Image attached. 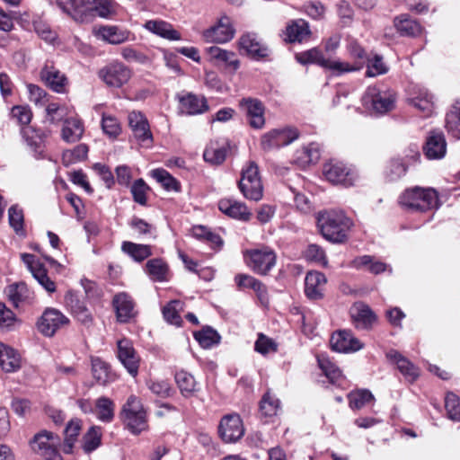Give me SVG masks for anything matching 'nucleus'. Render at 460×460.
Listing matches in <instances>:
<instances>
[{
    "label": "nucleus",
    "mask_w": 460,
    "mask_h": 460,
    "mask_svg": "<svg viewBox=\"0 0 460 460\" xmlns=\"http://www.w3.org/2000/svg\"><path fill=\"white\" fill-rule=\"evenodd\" d=\"M317 227L324 239L341 243L348 239L354 223L342 210H324L317 214Z\"/></svg>",
    "instance_id": "1"
},
{
    "label": "nucleus",
    "mask_w": 460,
    "mask_h": 460,
    "mask_svg": "<svg viewBox=\"0 0 460 460\" xmlns=\"http://www.w3.org/2000/svg\"><path fill=\"white\" fill-rule=\"evenodd\" d=\"M400 205L410 211H427L438 206V192L432 188L415 187L405 190L399 199Z\"/></svg>",
    "instance_id": "2"
},
{
    "label": "nucleus",
    "mask_w": 460,
    "mask_h": 460,
    "mask_svg": "<svg viewBox=\"0 0 460 460\" xmlns=\"http://www.w3.org/2000/svg\"><path fill=\"white\" fill-rule=\"evenodd\" d=\"M121 419L133 434H139L147 429L146 413L141 401L130 395L121 410Z\"/></svg>",
    "instance_id": "3"
},
{
    "label": "nucleus",
    "mask_w": 460,
    "mask_h": 460,
    "mask_svg": "<svg viewBox=\"0 0 460 460\" xmlns=\"http://www.w3.org/2000/svg\"><path fill=\"white\" fill-rule=\"evenodd\" d=\"M243 257L247 266L260 275H267L277 262V254L269 246L247 250Z\"/></svg>",
    "instance_id": "4"
},
{
    "label": "nucleus",
    "mask_w": 460,
    "mask_h": 460,
    "mask_svg": "<svg viewBox=\"0 0 460 460\" xmlns=\"http://www.w3.org/2000/svg\"><path fill=\"white\" fill-rule=\"evenodd\" d=\"M395 94L392 91H381L369 86L362 97L365 108L376 114H385L395 107Z\"/></svg>",
    "instance_id": "5"
},
{
    "label": "nucleus",
    "mask_w": 460,
    "mask_h": 460,
    "mask_svg": "<svg viewBox=\"0 0 460 460\" xmlns=\"http://www.w3.org/2000/svg\"><path fill=\"white\" fill-rule=\"evenodd\" d=\"M238 185L241 192L246 199L254 201L262 199L263 186L258 165L254 162H250L246 168L243 169Z\"/></svg>",
    "instance_id": "6"
},
{
    "label": "nucleus",
    "mask_w": 460,
    "mask_h": 460,
    "mask_svg": "<svg viewBox=\"0 0 460 460\" xmlns=\"http://www.w3.org/2000/svg\"><path fill=\"white\" fill-rule=\"evenodd\" d=\"M99 78L109 88L119 89L132 77V70L122 62L112 61L98 71Z\"/></svg>",
    "instance_id": "7"
},
{
    "label": "nucleus",
    "mask_w": 460,
    "mask_h": 460,
    "mask_svg": "<svg viewBox=\"0 0 460 460\" xmlns=\"http://www.w3.org/2000/svg\"><path fill=\"white\" fill-rule=\"evenodd\" d=\"M323 172L326 180L334 185L350 187L358 180L355 168L340 161L326 163L323 165Z\"/></svg>",
    "instance_id": "8"
},
{
    "label": "nucleus",
    "mask_w": 460,
    "mask_h": 460,
    "mask_svg": "<svg viewBox=\"0 0 460 460\" xmlns=\"http://www.w3.org/2000/svg\"><path fill=\"white\" fill-rule=\"evenodd\" d=\"M60 445V438L57 434L45 429L35 434L31 440L33 452L43 457H51L52 455L58 454Z\"/></svg>",
    "instance_id": "9"
},
{
    "label": "nucleus",
    "mask_w": 460,
    "mask_h": 460,
    "mask_svg": "<svg viewBox=\"0 0 460 460\" xmlns=\"http://www.w3.org/2000/svg\"><path fill=\"white\" fill-rule=\"evenodd\" d=\"M298 136L297 129L294 128L272 129L261 137V146L265 151L279 148L291 144Z\"/></svg>",
    "instance_id": "10"
},
{
    "label": "nucleus",
    "mask_w": 460,
    "mask_h": 460,
    "mask_svg": "<svg viewBox=\"0 0 460 460\" xmlns=\"http://www.w3.org/2000/svg\"><path fill=\"white\" fill-rule=\"evenodd\" d=\"M239 108L245 115L250 127L254 129H261L265 126V108L259 99L243 98L239 101Z\"/></svg>",
    "instance_id": "11"
},
{
    "label": "nucleus",
    "mask_w": 460,
    "mask_h": 460,
    "mask_svg": "<svg viewBox=\"0 0 460 460\" xmlns=\"http://www.w3.org/2000/svg\"><path fill=\"white\" fill-rule=\"evenodd\" d=\"M92 0H56L57 5L77 23L91 22Z\"/></svg>",
    "instance_id": "12"
},
{
    "label": "nucleus",
    "mask_w": 460,
    "mask_h": 460,
    "mask_svg": "<svg viewBox=\"0 0 460 460\" xmlns=\"http://www.w3.org/2000/svg\"><path fill=\"white\" fill-rule=\"evenodd\" d=\"M69 323V319L59 310L47 308L37 323L39 332L46 337H52L62 326Z\"/></svg>",
    "instance_id": "13"
},
{
    "label": "nucleus",
    "mask_w": 460,
    "mask_h": 460,
    "mask_svg": "<svg viewBox=\"0 0 460 460\" xmlns=\"http://www.w3.org/2000/svg\"><path fill=\"white\" fill-rule=\"evenodd\" d=\"M235 34V29L230 17L221 15L217 22L204 31V37L208 41L226 43L230 41Z\"/></svg>",
    "instance_id": "14"
},
{
    "label": "nucleus",
    "mask_w": 460,
    "mask_h": 460,
    "mask_svg": "<svg viewBox=\"0 0 460 460\" xmlns=\"http://www.w3.org/2000/svg\"><path fill=\"white\" fill-rule=\"evenodd\" d=\"M218 432L221 438L226 443L239 440L244 434L243 421L238 414H229L222 418Z\"/></svg>",
    "instance_id": "15"
},
{
    "label": "nucleus",
    "mask_w": 460,
    "mask_h": 460,
    "mask_svg": "<svg viewBox=\"0 0 460 460\" xmlns=\"http://www.w3.org/2000/svg\"><path fill=\"white\" fill-rule=\"evenodd\" d=\"M22 260L31 272L33 278L47 292L54 293L56 291L57 288L55 282L50 279L47 270L36 260L33 254L23 253L22 254Z\"/></svg>",
    "instance_id": "16"
},
{
    "label": "nucleus",
    "mask_w": 460,
    "mask_h": 460,
    "mask_svg": "<svg viewBox=\"0 0 460 460\" xmlns=\"http://www.w3.org/2000/svg\"><path fill=\"white\" fill-rule=\"evenodd\" d=\"M118 358L128 372L136 376L138 373L140 358L132 342L128 339L118 341Z\"/></svg>",
    "instance_id": "17"
},
{
    "label": "nucleus",
    "mask_w": 460,
    "mask_h": 460,
    "mask_svg": "<svg viewBox=\"0 0 460 460\" xmlns=\"http://www.w3.org/2000/svg\"><path fill=\"white\" fill-rule=\"evenodd\" d=\"M128 124L137 140L145 146H150L153 143V135L149 128L146 118L139 111H132L128 114Z\"/></svg>",
    "instance_id": "18"
},
{
    "label": "nucleus",
    "mask_w": 460,
    "mask_h": 460,
    "mask_svg": "<svg viewBox=\"0 0 460 460\" xmlns=\"http://www.w3.org/2000/svg\"><path fill=\"white\" fill-rule=\"evenodd\" d=\"M112 305L119 323H126L136 317L137 312L133 298L126 292L116 294L112 299Z\"/></svg>",
    "instance_id": "19"
},
{
    "label": "nucleus",
    "mask_w": 460,
    "mask_h": 460,
    "mask_svg": "<svg viewBox=\"0 0 460 460\" xmlns=\"http://www.w3.org/2000/svg\"><path fill=\"white\" fill-rule=\"evenodd\" d=\"M179 109L181 113L194 116L205 113L209 106L204 96H199L192 93H187L178 96Z\"/></svg>",
    "instance_id": "20"
},
{
    "label": "nucleus",
    "mask_w": 460,
    "mask_h": 460,
    "mask_svg": "<svg viewBox=\"0 0 460 460\" xmlns=\"http://www.w3.org/2000/svg\"><path fill=\"white\" fill-rule=\"evenodd\" d=\"M423 153L429 160L442 159L447 153V141L440 131H431L423 146Z\"/></svg>",
    "instance_id": "21"
},
{
    "label": "nucleus",
    "mask_w": 460,
    "mask_h": 460,
    "mask_svg": "<svg viewBox=\"0 0 460 460\" xmlns=\"http://www.w3.org/2000/svg\"><path fill=\"white\" fill-rule=\"evenodd\" d=\"M331 346L333 350L343 353L359 350L363 344L349 331H339L331 337Z\"/></svg>",
    "instance_id": "22"
},
{
    "label": "nucleus",
    "mask_w": 460,
    "mask_h": 460,
    "mask_svg": "<svg viewBox=\"0 0 460 460\" xmlns=\"http://www.w3.org/2000/svg\"><path fill=\"white\" fill-rule=\"evenodd\" d=\"M40 78L45 84L58 93L66 92V76L51 63H46L40 71Z\"/></svg>",
    "instance_id": "23"
},
{
    "label": "nucleus",
    "mask_w": 460,
    "mask_h": 460,
    "mask_svg": "<svg viewBox=\"0 0 460 460\" xmlns=\"http://www.w3.org/2000/svg\"><path fill=\"white\" fill-rule=\"evenodd\" d=\"M408 102L420 111L424 117H429L434 112V97L427 89L414 87L408 98Z\"/></svg>",
    "instance_id": "24"
},
{
    "label": "nucleus",
    "mask_w": 460,
    "mask_h": 460,
    "mask_svg": "<svg viewBox=\"0 0 460 460\" xmlns=\"http://www.w3.org/2000/svg\"><path fill=\"white\" fill-rule=\"evenodd\" d=\"M327 279L320 271H309L305 279V294L312 300H318L323 297V292Z\"/></svg>",
    "instance_id": "25"
},
{
    "label": "nucleus",
    "mask_w": 460,
    "mask_h": 460,
    "mask_svg": "<svg viewBox=\"0 0 460 460\" xmlns=\"http://www.w3.org/2000/svg\"><path fill=\"white\" fill-rule=\"evenodd\" d=\"M143 27L149 32L170 41L181 40V33L170 22L161 19L148 20Z\"/></svg>",
    "instance_id": "26"
},
{
    "label": "nucleus",
    "mask_w": 460,
    "mask_h": 460,
    "mask_svg": "<svg viewBox=\"0 0 460 460\" xmlns=\"http://www.w3.org/2000/svg\"><path fill=\"white\" fill-rule=\"evenodd\" d=\"M350 315L358 329L368 330L376 321V316L371 308L363 303H356L350 309Z\"/></svg>",
    "instance_id": "27"
},
{
    "label": "nucleus",
    "mask_w": 460,
    "mask_h": 460,
    "mask_svg": "<svg viewBox=\"0 0 460 460\" xmlns=\"http://www.w3.org/2000/svg\"><path fill=\"white\" fill-rule=\"evenodd\" d=\"M284 35V40L287 42L301 43L303 41H306L311 36L309 24L303 19L291 21L288 23Z\"/></svg>",
    "instance_id": "28"
},
{
    "label": "nucleus",
    "mask_w": 460,
    "mask_h": 460,
    "mask_svg": "<svg viewBox=\"0 0 460 460\" xmlns=\"http://www.w3.org/2000/svg\"><path fill=\"white\" fill-rule=\"evenodd\" d=\"M65 303L70 308L72 314L83 324L90 326L93 323V316L89 309L83 301H80L77 296L72 292H66Z\"/></svg>",
    "instance_id": "29"
},
{
    "label": "nucleus",
    "mask_w": 460,
    "mask_h": 460,
    "mask_svg": "<svg viewBox=\"0 0 460 460\" xmlns=\"http://www.w3.org/2000/svg\"><path fill=\"white\" fill-rule=\"evenodd\" d=\"M218 208L225 215L243 221H248L252 216L244 203L233 199H220Z\"/></svg>",
    "instance_id": "30"
},
{
    "label": "nucleus",
    "mask_w": 460,
    "mask_h": 460,
    "mask_svg": "<svg viewBox=\"0 0 460 460\" xmlns=\"http://www.w3.org/2000/svg\"><path fill=\"white\" fill-rule=\"evenodd\" d=\"M386 358L397 366L398 370L410 382L415 381L420 372L418 367L397 350L392 349L386 353Z\"/></svg>",
    "instance_id": "31"
},
{
    "label": "nucleus",
    "mask_w": 460,
    "mask_h": 460,
    "mask_svg": "<svg viewBox=\"0 0 460 460\" xmlns=\"http://www.w3.org/2000/svg\"><path fill=\"white\" fill-rule=\"evenodd\" d=\"M238 44L241 51H244L252 58H261L268 56V49L261 43L254 33L243 34Z\"/></svg>",
    "instance_id": "32"
},
{
    "label": "nucleus",
    "mask_w": 460,
    "mask_h": 460,
    "mask_svg": "<svg viewBox=\"0 0 460 460\" xmlns=\"http://www.w3.org/2000/svg\"><path fill=\"white\" fill-rule=\"evenodd\" d=\"M84 132V126L83 121L77 117H69L66 119L61 128V139L67 143L72 144L78 142Z\"/></svg>",
    "instance_id": "33"
},
{
    "label": "nucleus",
    "mask_w": 460,
    "mask_h": 460,
    "mask_svg": "<svg viewBox=\"0 0 460 460\" xmlns=\"http://www.w3.org/2000/svg\"><path fill=\"white\" fill-rule=\"evenodd\" d=\"M394 26L401 36L417 37L422 32L421 25L407 13L396 16Z\"/></svg>",
    "instance_id": "34"
},
{
    "label": "nucleus",
    "mask_w": 460,
    "mask_h": 460,
    "mask_svg": "<svg viewBox=\"0 0 460 460\" xmlns=\"http://www.w3.org/2000/svg\"><path fill=\"white\" fill-rule=\"evenodd\" d=\"M21 134L27 146L36 155H40L43 153L44 142L48 137V134L30 126L22 127Z\"/></svg>",
    "instance_id": "35"
},
{
    "label": "nucleus",
    "mask_w": 460,
    "mask_h": 460,
    "mask_svg": "<svg viewBox=\"0 0 460 460\" xmlns=\"http://www.w3.org/2000/svg\"><path fill=\"white\" fill-rule=\"evenodd\" d=\"M130 31L114 25H103L96 31V36L111 44H121L129 40Z\"/></svg>",
    "instance_id": "36"
},
{
    "label": "nucleus",
    "mask_w": 460,
    "mask_h": 460,
    "mask_svg": "<svg viewBox=\"0 0 460 460\" xmlns=\"http://www.w3.org/2000/svg\"><path fill=\"white\" fill-rule=\"evenodd\" d=\"M207 52L210 56L211 59L215 60L218 64L224 65L226 67L232 69L233 71H236L240 66L236 54L233 51L213 46L208 48Z\"/></svg>",
    "instance_id": "37"
},
{
    "label": "nucleus",
    "mask_w": 460,
    "mask_h": 460,
    "mask_svg": "<svg viewBox=\"0 0 460 460\" xmlns=\"http://www.w3.org/2000/svg\"><path fill=\"white\" fill-rule=\"evenodd\" d=\"M92 374L99 385H106L116 379L110 365L100 358H92Z\"/></svg>",
    "instance_id": "38"
},
{
    "label": "nucleus",
    "mask_w": 460,
    "mask_h": 460,
    "mask_svg": "<svg viewBox=\"0 0 460 460\" xmlns=\"http://www.w3.org/2000/svg\"><path fill=\"white\" fill-rule=\"evenodd\" d=\"M118 4L115 0H92L91 1V22L96 17L111 19L117 13Z\"/></svg>",
    "instance_id": "39"
},
{
    "label": "nucleus",
    "mask_w": 460,
    "mask_h": 460,
    "mask_svg": "<svg viewBox=\"0 0 460 460\" xmlns=\"http://www.w3.org/2000/svg\"><path fill=\"white\" fill-rule=\"evenodd\" d=\"M0 367L7 373L15 372L21 367V358L11 347L0 342Z\"/></svg>",
    "instance_id": "40"
},
{
    "label": "nucleus",
    "mask_w": 460,
    "mask_h": 460,
    "mask_svg": "<svg viewBox=\"0 0 460 460\" xmlns=\"http://www.w3.org/2000/svg\"><path fill=\"white\" fill-rule=\"evenodd\" d=\"M146 271L153 281L164 282L168 280L169 268L162 259L149 260L146 264Z\"/></svg>",
    "instance_id": "41"
},
{
    "label": "nucleus",
    "mask_w": 460,
    "mask_h": 460,
    "mask_svg": "<svg viewBox=\"0 0 460 460\" xmlns=\"http://www.w3.org/2000/svg\"><path fill=\"white\" fill-rule=\"evenodd\" d=\"M121 250L136 261H143L152 255L151 246L147 244L135 243L125 241L121 244Z\"/></svg>",
    "instance_id": "42"
},
{
    "label": "nucleus",
    "mask_w": 460,
    "mask_h": 460,
    "mask_svg": "<svg viewBox=\"0 0 460 460\" xmlns=\"http://www.w3.org/2000/svg\"><path fill=\"white\" fill-rule=\"evenodd\" d=\"M320 150L316 144H310L297 150L296 153L295 163L301 167H305L311 164H314L320 159Z\"/></svg>",
    "instance_id": "43"
},
{
    "label": "nucleus",
    "mask_w": 460,
    "mask_h": 460,
    "mask_svg": "<svg viewBox=\"0 0 460 460\" xmlns=\"http://www.w3.org/2000/svg\"><path fill=\"white\" fill-rule=\"evenodd\" d=\"M115 404L108 397H99L95 402V412L97 419L102 422H111L114 419Z\"/></svg>",
    "instance_id": "44"
},
{
    "label": "nucleus",
    "mask_w": 460,
    "mask_h": 460,
    "mask_svg": "<svg viewBox=\"0 0 460 460\" xmlns=\"http://www.w3.org/2000/svg\"><path fill=\"white\" fill-rule=\"evenodd\" d=\"M82 429V420L79 419H72L68 421L65 429V439L63 451L66 454L72 453L75 442Z\"/></svg>",
    "instance_id": "45"
},
{
    "label": "nucleus",
    "mask_w": 460,
    "mask_h": 460,
    "mask_svg": "<svg viewBox=\"0 0 460 460\" xmlns=\"http://www.w3.org/2000/svg\"><path fill=\"white\" fill-rule=\"evenodd\" d=\"M102 429L92 426L82 438V448L84 453L90 454L96 450L102 444Z\"/></svg>",
    "instance_id": "46"
},
{
    "label": "nucleus",
    "mask_w": 460,
    "mask_h": 460,
    "mask_svg": "<svg viewBox=\"0 0 460 460\" xmlns=\"http://www.w3.org/2000/svg\"><path fill=\"white\" fill-rule=\"evenodd\" d=\"M280 411V401L270 392H267L260 402V412L261 418L271 419Z\"/></svg>",
    "instance_id": "47"
},
{
    "label": "nucleus",
    "mask_w": 460,
    "mask_h": 460,
    "mask_svg": "<svg viewBox=\"0 0 460 460\" xmlns=\"http://www.w3.org/2000/svg\"><path fill=\"white\" fill-rule=\"evenodd\" d=\"M351 265L358 270L367 269L373 274H379L386 270L385 263L379 261H374V258L369 255H363L355 258L351 261Z\"/></svg>",
    "instance_id": "48"
},
{
    "label": "nucleus",
    "mask_w": 460,
    "mask_h": 460,
    "mask_svg": "<svg viewBox=\"0 0 460 460\" xmlns=\"http://www.w3.org/2000/svg\"><path fill=\"white\" fill-rule=\"evenodd\" d=\"M323 68L330 70L333 75L340 76L346 73L355 72L361 69V65H352L340 59L326 58Z\"/></svg>",
    "instance_id": "49"
},
{
    "label": "nucleus",
    "mask_w": 460,
    "mask_h": 460,
    "mask_svg": "<svg viewBox=\"0 0 460 460\" xmlns=\"http://www.w3.org/2000/svg\"><path fill=\"white\" fill-rule=\"evenodd\" d=\"M5 294L13 306L18 307L29 297V289L25 283H14L8 286Z\"/></svg>",
    "instance_id": "50"
},
{
    "label": "nucleus",
    "mask_w": 460,
    "mask_h": 460,
    "mask_svg": "<svg viewBox=\"0 0 460 460\" xmlns=\"http://www.w3.org/2000/svg\"><path fill=\"white\" fill-rule=\"evenodd\" d=\"M175 382L185 397L191 396L197 391V384L193 376L184 370L175 374Z\"/></svg>",
    "instance_id": "51"
},
{
    "label": "nucleus",
    "mask_w": 460,
    "mask_h": 460,
    "mask_svg": "<svg viewBox=\"0 0 460 460\" xmlns=\"http://www.w3.org/2000/svg\"><path fill=\"white\" fill-rule=\"evenodd\" d=\"M151 175L164 190L168 191H180V182L166 170L162 168L155 169L151 172Z\"/></svg>",
    "instance_id": "52"
},
{
    "label": "nucleus",
    "mask_w": 460,
    "mask_h": 460,
    "mask_svg": "<svg viewBox=\"0 0 460 460\" xmlns=\"http://www.w3.org/2000/svg\"><path fill=\"white\" fill-rule=\"evenodd\" d=\"M45 111L46 121L51 125H58L61 122L64 124L66 119H69L67 108L58 103H49Z\"/></svg>",
    "instance_id": "53"
},
{
    "label": "nucleus",
    "mask_w": 460,
    "mask_h": 460,
    "mask_svg": "<svg viewBox=\"0 0 460 460\" xmlns=\"http://www.w3.org/2000/svg\"><path fill=\"white\" fill-rule=\"evenodd\" d=\"M446 128L454 137L460 138V100L446 116Z\"/></svg>",
    "instance_id": "54"
},
{
    "label": "nucleus",
    "mask_w": 460,
    "mask_h": 460,
    "mask_svg": "<svg viewBox=\"0 0 460 460\" xmlns=\"http://www.w3.org/2000/svg\"><path fill=\"white\" fill-rule=\"evenodd\" d=\"M367 77H375L377 75H385L388 72L389 67L384 61L383 56L374 54L367 59Z\"/></svg>",
    "instance_id": "55"
},
{
    "label": "nucleus",
    "mask_w": 460,
    "mask_h": 460,
    "mask_svg": "<svg viewBox=\"0 0 460 460\" xmlns=\"http://www.w3.org/2000/svg\"><path fill=\"white\" fill-rule=\"evenodd\" d=\"M317 361L320 368L331 383L336 384L342 378L340 368L336 367L335 364L332 363L326 356L319 355L317 357Z\"/></svg>",
    "instance_id": "56"
},
{
    "label": "nucleus",
    "mask_w": 460,
    "mask_h": 460,
    "mask_svg": "<svg viewBox=\"0 0 460 460\" xmlns=\"http://www.w3.org/2000/svg\"><path fill=\"white\" fill-rule=\"evenodd\" d=\"M88 146L85 144H79L73 149H67L62 154V162L65 166L84 161L88 155Z\"/></svg>",
    "instance_id": "57"
},
{
    "label": "nucleus",
    "mask_w": 460,
    "mask_h": 460,
    "mask_svg": "<svg viewBox=\"0 0 460 460\" xmlns=\"http://www.w3.org/2000/svg\"><path fill=\"white\" fill-rule=\"evenodd\" d=\"M102 129L110 138H117L121 133V126L118 119L111 114H102Z\"/></svg>",
    "instance_id": "58"
},
{
    "label": "nucleus",
    "mask_w": 460,
    "mask_h": 460,
    "mask_svg": "<svg viewBox=\"0 0 460 460\" xmlns=\"http://www.w3.org/2000/svg\"><path fill=\"white\" fill-rule=\"evenodd\" d=\"M296 59L302 65L316 64L323 67L325 58L320 49L313 48L306 51L296 54Z\"/></svg>",
    "instance_id": "59"
},
{
    "label": "nucleus",
    "mask_w": 460,
    "mask_h": 460,
    "mask_svg": "<svg viewBox=\"0 0 460 460\" xmlns=\"http://www.w3.org/2000/svg\"><path fill=\"white\" fill-rule=\"evenodd\" d=\"M349 404L351 409L359 410L367 402L374 400L372 393L367 389L353 391L348 394Z\"/></svg>",
    "instance_id": "60"
},
{
    "label": "nucleus",
    "mask_w": 460,
    "mask_h": 460,
    "mask_svg": "<svg viewBox=\"0 0 460 460\" xmlns=\"http://www.w3.org/2000/svg\"><path fill=\"white\" fill-rule=\"evenodd\" d=\"M194 337L204 349H209L220 341L219 334L210 327L204 328L203 330L195 332Z\"/></svg>",
    "instance_id": "61"
},
{
    "label": "nucleus",
    "mask_w": 460,
    "mask_h": 460,
    "mask_svg": "<svg viewBox=\"0 0 460 460\" xmlns=\"http://www.w3.org/2000/svg\"><path fill=\"white\" fill-rule=\"evenodd\" d=\"M181 308V302L179 300H172L169 302L163 308V315L164 320L173 325L180 326L181 324V318L179 311Z\"/></svg>",
    "instance_id": "62"
},
{
    "label": "nucleus",
    "mask_w": 460,
    "mask_h": 460,
    "mask_svg": "<svg viewBox=\"0 0 460 460\" xmlns=\"http://www.w3.org/2000/svg\"><path fill=\"white\" fill-rule=\"evenodd\" d=\"M9 224L17 234H24L23 211L18 205H13L8 210Z\"/></svg>",
    "instance_id": "63"
},
{
    "label": "nucleus",
    "mask_w": 460,
    "mask_h": 460,
    "mask_svg": "<svg viewBox=\"0 0 460 460\" xmlns=\"http://www.w3.org/2000/svg\"><path fill=\"white\" fill-rule=\"evenodd\" d=\"M445 408L447 417L454 421H460V399L453 394L447 393L445 398Z\"/></svg>",
    "instance_id": "64"
}]
</instances>
